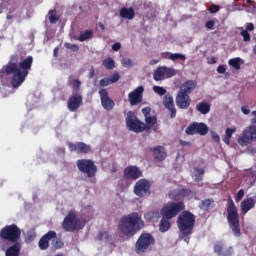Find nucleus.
<instances>
[{
	"instance_id": "8fccbe9b",
	"label": "nucleus",
	"mask_w": 256,
	"mask_h": 256,
	"mask_svg": "<svg viewBox=\"0 0 256 256\" xmlns=\"http://www.w3.org/2000/svg\"><path fill=\"white\" fill-rule=\"evenodd\" d=\"M100 87H108V85H111V81L109 78H104L99 81Z\"/></svg>"
},
{
	"instance_id": "dca6fc26",
	"label": "nucleus",
	"mask_w": 256,
	"mask_h": 256,
	"mask_svg": "<svg viewBox=\"0 0 256 256\" xmlns=\"http://www.w3.org/2000/svg\"><path fill=\"white\" fill-rule=\"evenodd\" d=\"M83 105V95L81 93L72 94L67 102V107L72 113L77 111Z\"/></svg>"
},
{
	"instance_id": "bb28decb",
	"label": "nucleus",
	"mask_w": 256,
	"mask_h": 256,
	"mask_svg": "<svg viewBox=\"0 0 256 256\" xmlns=\"http://www.w3.org/2000/svg\"><path fill=\"white\" fill-rule=\"evenodd\" d=\"M119 15L120 17H122V19H128L129 21H131L132 19L135 18V10L133 9V7L130 8H122L119 11Z\"/></svg>"
},
{
	"instance_id": "3c124183",
	"label": "nucleus",
	"mask_w": 256,
	"mask_h": 256,
	"mask_svg": "<svg viewBox=\"0 0 256 256\" xmlns=\"http://www.w3.org/2000/svg\"><path fill=\"white\" fill-rule=\"evenodd\" d=\"M220 9L221 8L218 5L212 4L209 7L208 11H209V13H218V11H220Z\"/></svg>"
},
{
	"instance_id": "6e6552de",
	"label": "nucleus",
	"mask_w": 256,
	"mask_h": 256,
	"mask_svg": "<svg viewBox=\"0 0 256 256\" xmlns=\"http://www.w3.org/2000/svg\"><path fill=\"white\" fill-rule=\"evenodd\" d=\"M181 211H185V203L184 202H170L164 205L161 209L162 217L166 219H175Z\"/></svg>"
},
{
	"instance_id": "2f4dec72",
	"label": "nucleus",
	"mask_w": 256,
	"mask_h": 256,
	"mask_svg": "<svg viewBox=\"0 0 256 256\" xmlns=\"http://www.w3.org/2000/svg\"><path fill=\"white\" fill-rule=\"evenodd\" d=\"M153 79H154V81H163V79H165L164 66H160L154 71Z\"/></svg>"
},
{
	"instance_id": "49530a36",
	"label": "nucleus",
	"mask_w": 256,
	"mask_h": 256,
	"mask_svg": "<svg viewBox=\"0 0 256 256\" xmlns=\"http://www.w3.org/2000/svg\"><path fill=\"white\" fill-rule=\"evenodd\" d=\"M64 47H66V49H71L74 53L79 51V46L77 44L65 43Z\"/></svg>"
},
{
	"instance_id": "4c0bfd02",
	"label": "nucleus",
	"mask_w": 256,
	"mask_h": 256,
	"mask_svg": "<svg viewBox=\"0 0 256 256\" xmlns=\"http://www.w3.org/2000/svg\"><path fill=\"white\" fill-rule=\"evenodd\" d=\"M164 67V76L166 79H171V77H175L177 75V71L173 68H167V66Z\"/></svg>"
},
{
	"instance_id": "4d7b16f0",
	"label": "nucleus",
	"mask_w": 256,
	"mask_h": 256,
	"mask_svg": "<svg viewBox=\"0 0 256 256\" xmlns=\"http://www.w3.org/2000/svg\"><path fill=\"white\" fill-rule=\"evenodd\" d=\"M113 51H119L121 49V43L116 42L112 45Z\"/></svg>"
},
{
	"instance_id": "9d476101",
	"label": "nucleus",
	"mask_w": 256,
	"mask_h": 256,
	"mask_svg": "<svg viewBox=\"0 0 256 256\" xmlns=\"http://www.w3.org/2000/svg\"><path fill=\"white\" fill-rule=\"evenodd\" d=\"M76 165L78 167V171L86 175L88 179H92V177H95V175H97V165H95V162H93V160L80 159L76 161Z\"/></svg>"
},
{
	"instance_id": "cd10ccee",
	"label": "nucleus",
	"mask_w": 256,
	"mask_h": 256,
	"mask_svg": "<svg viewBox=\"0 0 256 256\" xmlns=\"http://www.w3.org/2000/svg\"><path fill=\"white\" fill-rule=\"evenodd\" d=\"M199 208L202 211H209L215 208V200L213 198L204 199L200 202Z\"/></svg>"
},
{
	"instance_id": "69168bd1",
	"label": "nucleus",
	"mask_w": 256,
	"mask_h": 256,
	"mask_svg": "<svg viewBox=\"0 0 256 256\" xmlns=\"http://www.w3.org/2000/svg\"><path fill=\"white\" fill-rule=\"evenodd\" d=\"M201 179H203L202 177H199V176H195V181H201Z\"/></svg>"
},
{
	"instance_id": "393cba45",
	"label": "nucleus",
	"mask_w": 256,
	"mask_h": 256,
	"mask_svg": "<svg viewBox=\"0 0 256 256\" xmlns=\"http://www.w3.org/2000/svg\"><path fill=\"white\" fill-rule=\"evenodd\" d=\"M150 151L153 152L154 159H156V161L161 162L167 159V152L165 151V147L163 146H156V147L150 148Z\"/></svg>"
},
{
	"instance_id": "680f3d73",
	"label": "nucleus",
	"mask_w": 256,
	"mask_h": 256,
	"mask_svg": "<svg viewBox=\"0 0 256 256\" xmlns=\"http://www.w3.org/2000/svg\"><path fill=\"white\" fill-rule=\"evenodd\" d=\"M195 171L198 175H205V170L202 168H196Z\"/></svg>"
},
{
	"instance_id": "a18cd8bd",
	"label": "nucleus",
	"mask_w": 256,
	"mask_h": 256,
	"mask_svg": "<svg viewBox=\"0 0 256 256\" xmlns=\"http://www.w3.org/2000/svg\"><path fill=\"white\" fill-rule=\"evenodd\" d=\"M243 197H245V190L240 189V190L237 192L236 196H235V201H236V203H239L240 201H242V200H243Z\"/></svg>"
},
{
	"instance_id": "0e129e2a",
	"label": "nucleus",
	"mask_w": 256,
	"mask_h": 256,
	"mask_svg": "<svg viewBox=\"0 0 256 256\" xmlns=\"http://www.w3.org/2000/svg\"><path fill=\"white\" fill-rule=\"evenodd\" d=\"M57 53H59V48L54 49V57H57Z\"/></svg>"
},
{
	"instance_id": "0eeeda50",
	"label": "nucleus",
	"mask_w": 256,
	"mask_h": 256,
	"mask_svg": "<svg viewBox=\"0 0 256 256\" xmlns=\"http://www.w3.org/2000/svg\"><path fill=\"white\" fill-rule=\"evenodd\" d=\"M0 239L9 243H19L21 239V228L16 224L6 225L0 230Z\"/></svg>"
},
{
	"instance_id": "ea45409f",
	"label": "nucleus",
	"mask_w": 256,
	"mask_h": 256,
	"mask_svg": "<svg viewBox=\"0 0 256 256\" xmlns=\"http://www.w3.org/2000/svg\"><path fill=\"white\" fill-rule=\"evenodd\" d=\"M49 21L54 25V23H57L59 21V16H57V10H50L49 11Z\"/></svg>"
},
{
	"instance_id": "09e8293b",
	"label": "nucleus",
	"mask_w": 256,
	"mask_h": 256,
	"mask_svg": "<svg viewBox=\"0 0 256 256\" xmlns=\"http://www.w3.org/2000/svg\"><path fill=\"white\" fill-rule=\"evenodd\" d=\"M120 78H121V76H119V73H114L112 76L108 77L111 84L117 83V81H119Z\"/></svg>"
},
{
	"instance_id": "f3484780",
	"label": "nucleus",
	"mask_w": 256,
	"mask_h": 256,
	"mask_svg": "<svg viewBox=\"0 0 256 256\" xmlns=\"http://www.w3.org/2000/svg\"><path fill=\"white\" fill-rule=\"evenodd\" d=\"M143 177V171L137 166H128L124 169V179H131L132 181H137Z\"/></svg>"
},
{
	"instance_id": "2eb2a0df",
	"label": "nucleus",
	"mask_w": 256,
	"mask_h": 256,
	"mask_svg": "<svg viewBox=\"0 0 256 256\" xmlns=\"http://www.w3.org/2000/svg\"><path fill=\"white\" fill-rule=\"evenodd\" d=\"M144 91H145V88L143 86H138L136 89L130 92L128 94V100L130 102V105L132 106L139 105V103L143 101Z\"/></svg>"
},
{
	"instance_id": "f704fd0d",
	"label": "nucleus",
	"mask_w": 256,
	"mask_h": 256,
	"mask_svg": "<svg viewBox=\"0 0 256 256\" xmlns=\"http://www.w3.org/2000/svg\"><path fill=\"white\" fill-rule=\"evenodd\" d=\"M102 65L105 67V69L111 71L115 69V60H113L111 57H108L102 61Z\"/></svg>"
},
{
	"instance_id": "37998d69",
	"label": "nucleus",
	"mask_w": 256,
	"mask_h": 256,
	"mask_svg": "<svg viewBox=\"0 0 256 256\" xmlns=\"http://www.w3.org/2000/svg\"><path fill=\"white\" fill-rule=\"evenodd\" d=\"M123 67L131 68L133 67V61L130 58L124 57L121 61Z\"/></svg>"
},
{
	"instance_id": "f8f14e48",
	"label": "nucleus",
	"mask_w": 256,
	"mask_h": 256,
	"mask_svg": "<svg viewBox=\"0 0 256 256\" xmlns=\"http://www.w3.org/2000/svg\"><path fill=\"white\" fill-rule=\"evenodd\" d=\"M254 117L252 118V125L243 131L242 135L238 138L239 145H247L253 141V137L256 135V111L252 112Z\"/></svg>"
},
{
	"instance_id": "5701e85b",
	"label": "nucleus",
	"mask_w": 256,
	"mask_h": 256,
	"mask_svg": "<svg viewBox=\"0 0 256 256\" xmlns=\"http://www.w3.org/2000/svg\"><path fill=\"white\" fill-rule=\"evenodd\" d=\"M142 113L145 117L147 129H151L157 123V117L151 116V107H145L142 109Z\"/></svg>"
},
{
	"instance_id": "f257e3e1",
	"label": "nucleus",
	"mask_w": 256,
	"mask_h": 256,
	"mask_svg": "<svg viewBox=\"0 0 256 256\" xmlns=\"http://www.w3.org/2000/svg\"><path fill=\"white\" fill-rule=\"evenodd\" d=\"M31 67H33V56H27L19 63V55L14 54L10 57L8 64L0 70V77H3L4 73H6V75L13 74L11 85L14 89H17V87H21L25 79H27Z\"/></svg>"
},
{
	"instance_id": "b1692460",
	"label": "nucleus",
	"mask_w": 256,
	"mask_h": 256,
	"mask_svg": "<svg viewBox=\"0 0 256 256\" xmlns=\"http://www.w3.org/2000/svg\"><path fill=\"white\" fill-rule=\"evenodd\" d=\"M256 200L253 197L247 198L243 200L240 204L241 213L242 215H247L253 207H255Z\"/></svg>"
},
{
	"instance_id": "79ce46f5",
	"label": "nucleus",
	"mask_w": 256,
	"mask_h": 256,
	"mask_svg": "<svg viewBox=\"0 0 256 256\" xmlns=\"http://www.w3.org/2000/svg\"><path fill=\"white\" fill-rule=\"evenodd\" d=\"M154 93H157V95L163 96L167 93V90L161 86H153Z\"/></svg>"
},
{
	"instance_id": "423d86ee",
	"label": "nucleus",
	"mask_w": 256,
	"mask_h": 256,
	"mask_svg": "<svg viewBox=\"0 0 256 256\" xmlns=\"http://www.w3.org/2000/svg\"><path fill=\"white\" fill-rule=\"evenodd\" d=\"M152 245H155V237L151 233L144 232L135 243V253L145 255L147 251H151Z\"/></svg>"
},
{
	"instance_id": "864d4df0",
	"label": "nucleus",
	"mask_w": 256,
	"mask_h": 256,
	"mask_svg": "<svg viewBox=\"0 0 256 256\" xmlns=\"http://www.w3.org/2000/svg\"><path fill=\"white\" fill-rule=\"evenodd\" d=\"M225 71H227L226 65L221 64L217 67V73L223 74V73H225Z\"/></svg>"
},
{
	"instance_id": "e2e57ef3",
	"label": "nucleus",
	"mask_w": 256,
	"mask_h": 256,
	"mask_svg": "<svg viewBox=\"0 0 256 256\" xmlns=\"http://www.w3.org/2000/svg\"><path fill=\"white\" fill-rule=\"evenodd\" d=\"M98 27L101 29V31H105V24H103V22H99Z\"/></svg>"
},
{
	"instance_id": "c9c22d12",
	"label": "nucleus",
	"mask_w": 256,
	"mask_h": 256,
	"mask_svg": "<svg viewBox=\"0 0 256 256\" xmlns=\"http://www.w3.org/2000/svg\"><path fill=\"white\" fill-rule=\"evenodd\" d=\"M92 38H93V30H86L80 33V36L78 37V41L83 42V41H87V39H92Z\"/></svg>"
},
{
	"instance_id": "5fc2aeb1",
	"label": "nucleus",
	"mask_w": 256,
	"mask_h": 256,
	"mask_svg": "<svg viewBox=\"0 0 256 256\" xmlns=\"http://www.w3.org/2000/svg\"><path fill=\"white\" fill-rule=\"evenodd\" d=\"M205 27L206 29H213V27H215V21L213 20H209L205 23Z\"/></svg>"
},
{
	"instance_id": "6ab92c4d",
	"label": "nucleus",
	"mask_w": 256,
	"mask_h": 256,
	"mask_svg": "<svg viewBox=\"0 0 256 256\" xmlns=\"http://www.w3.org/2000/svg\"><path fill=\"white\" fill-rule=\"evenodd\" d=\"M163 105L170 112L171 119H175L177 117V108H175V101L171 94L164 96Z\"/></svg>"
},
{
	"instance_id": "c85d7f7f",
	"label": "nucleus",
	"mask_w": 256,
	"mask_h": 256,
	"mask_svg": "<svg viewBox=\"0 0 256 256\" xmlns=\"http://www.w3.org/2000/svg\"><path fill=\"white\" fill-rule=\"evenodd\" d=\"M68 85L72 87V94L81 93V80L69 78Z\"/></svg>"
},
{
	"instance_id": "a19ab883",
	"label": "nucleus",
	"mask_w": 256,
	"mask_h": 256,
	"mask_svg": "<svg viewBox=\"0 0 256 256\" xmlns=\"http://www.w3.org/2000/svg\"><path fill=\"white\" fill-rule=\"evenodd\" d=\"M52 245L54 247V249H61L64 245L63 241H61L60 239L57 238V234H56V238H52Z\"/></svg>"
},
{
	"instance_id": "a211bd4d",
	"label": "nucleus",
	"mask_w": 256,
	"mask_h": 256,
	"mask_svg": "<svg viewBox=\"0 0 256 256\" xmlns=\"http://www.w3.org/2000/svg\"><path fill=\"white\" fill-rule=\"evenodd\" d=\"M99 95L101 99V105L106 111H111L115 107V102L109 98V92L107 89H100Z\"/></svg>"
},
{
	"instance_id": "052dcab7",
	"label": "nucleus",
	"mask_w": 256,
	"mask_h": 256,
	"mask_svg": "<svg viewBox=\"0 0 256 256\" xmlns=\"http://www.w3.org/2000/svg\"><path fill=\"white\" fill-rule=\"evenodd\" d=\"M180 145L182 147H191L192 144H191V142L180 140Z\"/></svg>"
},
{
	"instance_id": "603ef678",
	"label": "nucleus",
	"mask_w": 256,
	"mask_h": 256,
	"mask_svg": "<svg viewBox=\"0 0 256 256\" xmlns=\"http://www.w3.org/2000/svg\"><path fill=\"white\" fill-rule=\"evenodd\" d=\"M211 137L214 143H219L221 141V137H219V134H217V132H211Z\"/></svg>"
},
{
	"instance_id": "4468645a",
	"label": "nucleus",
	"mask_w": 256,
	"mask_h": 256,
	"mask_svg": "<svg viewBox=\"0 0 256 256\" xmlns=\"http://www.w3.org/2000/svg\"><path fill=\"white\" fill-rule=\"evenodd\" d=\"M187 135H202L209 133V127L203 122H193L185 130Z\"/></svg>"
},
{
	"instance_id": "bf43d9fd",
	"label": "nucleus",
	"mask_w": 256,
	"mask_h": 256,
	"mask_svg": "<svg viewBox=\"0 0 256 256\" xmlns=\"http://www.w3.org/2000/svg\"><path fill=\"white\" fill-rule=\"evenodd\" d=\"M255 30V25H253V23H248L246 26V31H254Z\"/></svg>"
},
{
	"instance_id": "774afa93",
	"label": "nucleus",
	"mask_w": 256,
	"mask_h": 256,
	"mask_svg": "<svg viewBox=\"0 0 256 256\" xmlns=\"http://www.w3.org/2000/svg\"><path fill=\"white\" fill-rule=\"evenodd\" d=\"M253 52H254L255 55H256V45H255L254 48H253Z\"/></svg>"
},
{
	"instance_id": "39448f33",
	"label": "nucleus",
	"mask_w": 256,
	"mask_h": 256,
	"mask_svg": "<svg viewBox=\"0 0 256 256\" xmlns=\"http://www.w3.org/2000/svg\"><path fill=\"white\" fill-rule=\"evenodd\" d=\"M226 207L228 225L235 237H241L239 211L237 210V206L235 205V202L233 201V198H231V196L228 197Z\"/></svg>"
},
{
	"instance_id": "f03ea898",
	"label": "nucleus",
	"mask_w": 256,
	"mask_h": 256,
	"mask_svg": "<svg viewBox=\"0 0 256 256\" xmlns=\"http://www.w3.org/2000/svg\"><path fill=\"white\" fill-rule=\"evenodd\" d=\"M145 227V223L137 212L123 216L118 224V229L126 237H133Z\"/></svg>"
},
{
	"instance_id": "aec40b11",
	"label": "nucleus",
	"mask_w": 256,
	"mask_h": 256,
	"mask_svg": "<svg viewBox=\"0 0 256 256\" xmlns=\"http://www.w3.org/2000/svg\"><path fill=\"white\" fill-rule=\"evenodd\" d=\"M53 239H57V232L49 231L39 240V247L42 251H47L49 249V242Z\"/></svg>"
},
{
	"instance_id": "7c9ffc66",
	"label": "nucleus",
	"mask_w": 256,
	"mask_h": 256,
	"mask_svg": "<svg viewBox=\"0 0 256 256\" xmlns=\"http://www.w3.org/2000/svg\"><path fill=\"white\" fill-rule=\"evenodd\" d=\"M196 111L201 113V115H207L211 111V105L207 102H200L196 105Z\"/></svg>"
},
{
	"instance_id": "6e6d98bb",
	"label": "nucleus",
	"mask_w": 256,
	"mask_h": 256,
	"mask_svg": "<svg viewBox=\"0 0 256 256\" xmlns=\"http://www.w3.org/2000/svg\"><path fill=\"white\" fill-rule=\"evenodd\" d=\"M241 111L244 115H249V113H251V110H249V106H242Z\"/></svg>"
},
{
	"instance_id": "7ed1b4c3",
	"label": "nucleus",
	"mask_w": 256,
	"mask_h": 256,
	"mask_svg": "<svg viewBox=\"0 0 256 256\" xmlns=\"http://www.w3.org/2000/svg\"><path fill=\"white\" fill-rule=\"evenodd\" d=\"M177 225L180 231L179 237L185 243H189L190 235L193 233L195 227V215L190 211H183L177 218Z\"/></svg>"
},
{
	"instance_id": "13d9d810",
	"label": "nucleus",
	"mask_w": 256,
	"mask_h": 256,
	"mask_svg": "<svg viewBox=\"0 0 256 256\" xmlns=\"http://www.w3.org/2000/svg\"><path fill=\"white\" fill-rule=\"evenodd\" d=\"M172 54L173 53H171V52H164V53H162V59H170L171 60Z\"/></svg>"
},
{
	"instance_id": "ddd939ff",
	"label": "nucleus",
	"mask_w": 256,
	"mask_h": 256,
	"mask_svg": "<svg viewBox=\"0 0 256 256\" xmlns=\"http://www.w3.org/2000/svg\"><path fill=\"white\" fill-rule=\"evenodd\" d=\"M134 195L137 197H147L151 195V183L149 180L142 178L134 185Z\"/></svg>"
},
{
	"instance_id": "de8ad7c7",
	"label": "nucleus",
	"mask_w": 256,
	"mask_h": 256,
	"mask_svg": "<svg viewBox=\"0 0 256 256\" xmlns=\"http://www.w3.org/2000/svg\"><path fill=\"white\" fill-rule=\"evenodd\" d=\"M240 35L243 37V41H245V42L251 41V34H249V32H247V30H242L240 32Z\"/></svg>"
},
{
	"instance_id": "58836bf2",
	"label": "nucleus",
	"mask_w": 256,
	"mask_h": 256,
	"mask_svg": "<svg viewBox=\"0 0 256 256\" xmlns=\"http://www.w3.org/2000/svg\"><path fill=\"white\" fill-rule=\"evenodd\" d=\"M179 195L181 197H185L186 199H193V191H191L190 189H181L179 191Z\"/></svg>"
},
{
	"instance_id": "473e14b6",
	"label": "nucleus",
	"mask_w": 256,
	"mask_h": 256,
	"mask_svg": "<svg viewBox=\"0 0 256 256\" xmlns=\"http://www.w3.org/2000/svg\"><path fill=\"white\" fill-rule=\"evenodd\" d=\"M235 131H237L236 128H227L225 130V135L223 136L222 141H224L226 145H230L231 137H233V133H235Z\"/></svg>"
},
{
	"instance_id": "e433bc0d",
	"label": "nucleus",
	"mask_w": 256,
	"mask_h": 256,
	"mask_svg": "<svg viewBox=\"0 0 256 256\" xmlns=\"http://www.w3.org/2000/svg\"><path fill=\"white\" fill-rule=\"evenodd\" d=\"M228 65H230V67H233V69H236V71H239V69H241V58L237 57L230 59L228 61Z\"/></svg>"
},
{
	"instance_id": "9b49d317",
	"label": "nucleus",
	"mask_w": 256,
	"mask_h": 256,
	"mask_svg": "<svg viewBox=\"0 0 256 256\" xmlns=\"http://www.w3.org/2000/svg\"><path fill=\"white\" fill-rule=\"evenodd\" d=\"M126 125L129 131H134V133H143V131H147V124L137 119V116H135L133 112H128Z\"/></svg>"
},
{
	"instance_id": "c03bdc74",
	"label": "nucleus",
	"mask_w": 256,
	"mask_h": 256,
	"mask_svg": "<svg viewBox=\"0 0 256 256\" xmlns=\"http://www.w3.org/2000/svg\"><path fill=\"white\" fill-rule=\"evenodd\" d=\"M177 59L180 61H185L186 57L185 55L179 53H174L171 55V61H177Z\"/></svg>"
},
{
	"instance_id": "c756f323",
	"label": "nucleus",
	"mask_w": 256,
	"mask_h": 256,
	"mask_svg": "<svg viewBox=\"0 0 256 256\" xmlns=\"http://www.w3.org/2000/svg\"><path fill=\"white\" fill-rule=\"evenodd\" d=\"M170 220L171 219L162 216V219L159 223V231L161 233H167V231H169L171 229V221Z\"/></svg>"
},
{
	"instance_id": "338daca9",
	"label": "nucleus",
	"mask_w": 256,
	"mask_h": 256,
	"mask_svg": "<svg viewBox=\"0 0 256 256\" xmlns=\"http://www.w3.org/2000/svg\"><path fill=\"white\" fill-rule=\"evenodd\" d=\"M252 8L254 9V11H256V3L255 2H253Z\"/></svg>"
},
{
	"instance_id": "20e7f679",
	"label": "nucleus",
	"mask_w": 256,
	"mask_h": 256,
	"mask_svg": "<svg viewBox=\"0 0 256 256\" xmlns=\"http://www.w3.org/2000/svg\"><path fill=\"white\" fill-rule=\"evenodd\" d=\"M197 89V80H187L180 85L176 95V105L179 109H189L191 107V93Z\"/></svg>"
},
{
	"instance_id": "412c9836",
	"label": "nucleus",
	"mask_w": 256,
	"mask_h": 256,
	"mask_svg": "<svg viewBox=\"0 0 256 256\" xmlns=\"http://www.w3.org/2000/svg\"><path fill=\"white\" fill-rule=\"evenodd\" d=\"M69 150L73 153L76 151L77 153H82L87 155V153H91V146L85 144L84 142H76V143H69L68 144Z\"/></svg>"
},
{
	"instance_id": "4be33fe9",
	"label": "nucleus",
	"mask_w": 256,
	"mask_h": 256,
	"mask_svg": "<svg viewBox=\"0 0 256 256\" xmlns=\"http://www.w3.org/2000/svg\"><path fill=\"white\" fill-rule=\"evenodd\" d=\"M214 253H216V255H219V256H231L233 255V247H228L225 249V243L223 242H216L214 244ZM225 249V250H223Z\"/></svg>"
},
{
	"instance_id": "a878e982",
	"label": "nucleus",
	"mask_w": 256,
	"mask_h": 256,
	"mask_svg": "<svg viewBox=\"0 0 256 256\" xmlns=\"http://www.w3.org/2000/svg\"><path fill=\"white\" fill-rule=\"evenodd\" d=\"M21 253V243L14 242V244L7 248L5 256H19Z\"/></svg>"
},
{
	"instance_id": "72a5a7b5",
	"label": "nucleus",
	"mask_w": 256,
	"mask_h": 256,
	"mask_svg": "<svg viewBox=\"0 0 256 256\" xmlns=\"http://www.w3.org/2000/svg\"><path fill=\"white\" fill-rule=\"evenodd\" d=\"M98 241H105V243H111L113 241V235L107 231H102L98 234Z\"/></svg>"
},
{
	"instance_id": "1a4fd4ad",
	"label": "nucleus",
	"mask_w": 256,
	"mask_h": 256,
	"mask_svg": "<svg viewBox=\"0 0 256 256\" xmlns=\"http://www.w3.org/2000/svg\"><path fill=\"white\" fill-rule=\"evenodd\" d=\"M62 227L64 231L73 232L76 231V229H83L84 225L81 224V219L77 218L75 211L71 210L64 218Z\"/></svg>"
}]
</instances>
